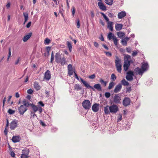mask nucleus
Listing matches in <instances>:
<instances>
[{"label": "nucleus", "instance_id": "nucleus-58", "mask_svg": "<svg viewBox=\"0 0 158 158\" xmlns=\"http://www.w3.org/2000/svg\"><path fill=\"white\" fill-rule=\"evenodd\" d=\"M31 22L30 21V22H29V23L26 25V27L27 28H29L31 26Z\"/></svg>", "mask_w": 158, "mask_h": 158}, {"label": "nucleus", "instance_id": "nucleus-52", "mask_svg": "<svg viewBox=\"0 0 158 158\" xmlns=\"http://www.w3.org/2000/svg\"><path fill=\"white\" fill-rule=\"evenodd\" d=\"M40 123L41 125L43 127H44L46 125L45 124V123L43 122L42 120H40Z\"/></svg>", "mask_w": 158, "mask_h": 158}, {"label": "nucleus", "instance_id": "nucleus-23", "mask_svg": "<svg viewBox=\"0 0 158 158\" xmlns=\"http://www.w3.org/2000/svg\"><path fill=\"white\" fill-rule=\"evenodd\" d=\"M32 35L31 33H29L28 34L24 37L23 38V41L24 42H26L31 37Z\"/></svg>", "mask_w": 158, "mask_h": 158}, {"label": "nucleus", "instance_id": "nucleus-56", "mask_svg": "<svg viewBox=\"0 0 158 158\" xmlns=\"http://www.w3.org/2000/svg\"><path fill=\"white\" fill-rule=\"evenodd\" d=\"M72 15L73 16H74L75 13V9L74 6L72 7Z\"/></svg>", "mask_w": 158, "mask_h": 158}, {"label": "nucleus", "instance_id": "nucleus-21", "mask_svg": "<svg viewBox=\"0 0 158 158\" xmlns=\"http://www.w3.org/2000/svg\"><path fill=\"white\" fill-rule=\"evenodd\" d=\"M113 22H109L107 23V28L111 31H113Z\"/></svg>", "mask_w": 158, "mask_h": 158}, {"label": "nucleus", "instance_id": "nucleus-16", "mask_svg": "<svg viewBox=\"0 0 158 158\" xmlns=\"http://www.w3.org/2000/svg\"><path fill=\"white\" fill-rule=\"evenodd\" d=\"M20 136L19 135L14 136L12 139V140L14 143H17L20 141Z\"/></svg>", "mask_w": 158, "mask_h": 158}, {"label": "nucleus", "instance_id": "nucleus-46", "mask_svg": "<svg viewBox=\"0 0 158 158\" xmlns=\"http://www.w3.org/2000/svg\"><path fill=\"white\" fill-rule=\"evenodd\" d=\"M21 157V158H28L29 156L26 155L22 154Z\"/></svg>", "mask_w": 158, "mask_h": 158}, {"label": "nucleus", "instance_id": "nucleus-17", "mask_svg": "<svg viewBox=\"0 0 158 158\" xmlns=\"http://www.w3.org/2000/svg\"><path fill=\"white\" fill-rule=\"evenodd\" d=\"M98 106V104L97 103L94 104L92 106L93 111L95 112H97L99 110Z\"/></svg>", "mask_w": 158, "mask_h": 158}, {"label": "nucleus", "instance_id": "nucleus-53", "mask_svg": "<svg viewBox=\"0 0 158 158\" xmlns=\"http://www.w3.org/2000/svg\"><path fill=\"white\" fill-rule=\"evenodd\" d=\"M38 104L42 106H44V104L43 103L42 101H40L38 102Z\"/></svg>", "mask_w": 158, "mask_h": 158}, {"label": "nucleus", "instance_id": "nucleus-5", "mask_svg": "<svg viewBox=\"0 0 158 158\" xmlns=\"http://www.w3.org/2000/svg\"><path fill=\"white\" fill-rule=\"evenodd\" d=\"M149 66L147 63L143 62L142 64L141 68H139V75L142 76L143 73L148 69Z\"/></svg>", "mask_w": 158, "mask_h": 158}, {"label": "nucleus", "instance_id": "nucleus-18", "mask_svg": "<svg viewBox=\"0 0 158 158\" xmlns=\"http://www.w3.org/2000/svg\"><path fill=\"white\" fill-rule=\"evenodd\" d=\"M126 15V13L125 11H121L118 14V17L119 19H121L124 17Z\"/></svg>", "mask_w": 158, "mask_h": 158}, {"label": "nucleus", "instance_id": "nucleus-44", "mask_svg": "<svg viewBox=\"0 0 158 158\" xmlns=\"http://www.w3.org/2000/svg\"><path fill=\"white\" fill-rule=\"evenodd\" d=\"M8 112L10 114H12L15 112V111L11 109H9L8 110Z\"/></svg>", "mask_w": 158, "mask_h": 158}, {"label": "nucleus", "instance_id": "nucleus-54", "mask_svg": "<svg viewBox=\"0 0 158 158\" xmlns=\"http://www.w3.org/2000/svg\"><path fill=\"white\" fill-rule=\"evenodd\" d=\"M106 55L108 56H112L111 53L109 52H105Z\"/></svg>", "mask_w": 158, "mask_h": 158}, {"label": "nucleus", "instance_id": "nucleus-51", "mask_svg": "<svg viewBox=\"0 0 158 158\" xmlns=\"http://www.w3.org/2000/svg\"><path fill=\"white\" fill-rule=\"evenodd\" d=\"M131 91V87H127L126 89V92L129 93Z\"/></svg>", "mask_w": 158, "mask_h": 158}, {"label": "nucleus", "instance_id": "nucleus-1", "mask_svg": "<svg viewBox=\"0 0 158 158\" xmlns=\"http://www.w3.org/2000/svg\"><path fill=\"white\" fill-rule=\"evenodd\" d=\"M117 129L118 130L122 129L127 130L130 128L131 125L128 119H118L117 121Z\"/></svg>", "mask_w": 158, "mask_h": 158}, {"label": "nucleus", "instance_id": "nucleus-48", "mask_svg": "<svg viewBox=\"0 0 158 158\" xmlns=\"http://www.w3.org/2000/svg\"><path fill=\"white\" fill-rule=\"evenodd\" d=\"M20 60V57H19L18 58L17 60L15 61V65H17L19 63V62Z\"/></svg>", "mask_w": 158, "mask_h": 158}, {"label": "nucleus", "instance_id": "nucleus-19", "mask_svg": "<svg viewBox=\"0 0 158 158\" xmlns=\"http://www.w3.org/2000/svg\"><path fill=\"white\" fill-rule=\"evenodd\" d=\"M98 4L100 8L104 11L106 9V7L104 5L102 2H99L98 3Z\"/></svg>", "mask_w": 158, "mask_h": 158}, {"label": "nucleus", "instance_id": "nucleus-64", "mask_svg": "<svg viewBox=\"0 0 158 158\" xmlns=\"http://www.w3.org/2000/svg\"><path fill=\"white\" fill-rule=\"evenodd\" d=\"M126 50L127 52H131V49L130 48H127Z\"/></svg>", "mask_w": 158, "mask_h": 158}, {"label": "nucleus", "instance_id": "nucleus-59", "mask_svg": "<svg viewBox=\"0 0 158 158\" xmlns=\"http://www.w3.org/2000/svg\"><path fill=\"white\" fill-rule=\"evenodd\" d=\"M10 154L11 156L12 157H15V153L13 152V151L11 152H10Z\"/></svg>", "mask_w": 158, "mask_h": 158}, {"label": "nucleus", "instance_id": "nucleus-60", "mask_svg": "<svg viewBox=\"0 0 158 158\" xmlns=\"http://www.w3.org/2000/svg\"><path fill=\"white\" fill-rule=\"evenodd\" d=\"M11 55V48H10L9 49L8 57H10Z\"/></svg>", "mask_w": 158, "mask_h": 158}, {"label": "nucleus", "instance_id": "nucleus-9", "mask_svg": "<svg viewBox=\"0 0 158 158\" xmlns=\"http://www.w3.org/2000/svg\"><path fill=\"white\" fill-rule=\"evenodd\" d=\"M82 106L85 109L88 110L91 106V103L90 101L88 100H85L82 103Z\"/></svg>", "mask_w": 158, "mask_h": 158}, {"label": "nucleus", "instance_id": "nucleus-22", "mask_svg": "<svg viewBox=\"0 0 158 158\" xmlns=\"http://www.w3.org/2000/svg\"><path fill=\"white\" fill-rule=\"evenodd\" d=\"M34 86L36 90L38 91L40 89L41 87L39 83L36 81H35L34 83Z\"/></svg>", "mask_w": 158, "mask_h": 158}, {"label": "nucleus", "instance_id": "nucleus-62", "mask_svg": "<svg viewBox=\"0 0 158 158\" xmlns=\"http://www.w3.org/2000/svg\"><path fill=\"white\" fill-rule=\"evenodd\" d=\"M57 128H56L53 127L51 129L52 131V132H54L56 131H57Z\"/></svg>", "mask_w": 158, "mask_h": 158}, {"label": "nucleus", "instance_id": "nucleus-57", "mask_svg": "<svg viewBox=\"0 0 158 158\" xmlns=\"http://www.w3.org/2000/svg\"><path fill=\"white\" fill-rule=\"evenodd\" d=\"M137 53L138 52L137 51H134L132 54V55L133 56H135L137 55Z\"/></svg>", "mask_w": 158, "mask_h": 158}, {"label": "nucleus", "instance_id": "nucleus-45", "mask_svg": "<svg viewBox=\"0 0 158 158\" xmlns=\"http://www.w3.org/2000/svg\"><path fill=\"white\" fill-rule=\"evenodd\" d=\"M68 73L69 76H71L73 74V70H68Z\"/></svg>", "mask_w": 158, "mask_h": 158}, {"label": "nucleus", "instance_id": "nucleus-39", "mask_svg": "<svg viewBox=\"0 0 158 158\" xmlns=\"http://www.w3.org/2000/svg\"><path fill=\"white\" fill-rule=\"evenodd\" d=\"M51 40L48 38H46L44 40V44L48 45L50 43Z\"/></svg>", "mask_w": 158, "mask_h": 158}, {"label": "nucleus", "instance_id": "nucleus-43", "mask_svg": "<svg viewBox=\"0 0 158 158\" xmlns=\"http://www.w3.org/2000/svg\"><path fill=\"white\" fill-rule=\"evenodd\" d=\"M121 43L123 45L126 46L127 45V41H126L124 39L122 40Z\"/></svg>", "mask_w": 158, "mask_h": 158}, {"label": "nucleus", "instance_id": "nucleus-7", "mask_svg": "<svg viewBox=\"0 0 158 158\" xmlns=\"http://www.w3.org/2000/svg\"><path fill=\"white\" fill-rule=\"evenodd\" d=\"M121 95L120 94H116L114 96L113 102L115 104H120L121 103Z\"/></svg>", "mask_w": 158, "mask_h": 158}, {"label": "nucleus", "instance_id": "nucleus-30", "mask_svg": "<svg viewBox=\"0 0 158 158\" xmlns=\"http://www.w3.org/2000/svg\"><path fill=\"white\" fill-rule=\"evenodd\" d=\"M31 106L34 112H36L38 110V107L35 105L33 104H31Z\"/></svg>", "mask_w": 158, "mask_h": 158}, {"label": "nucleus", "instance_id": "nucleus-29", "mask_svg": "<svg viewBox=\"0 0 158 158\" xmlns=\"http://www.w3.org/2000/svg\"><path fill=\"white\" fill-rule=\"evenodd\" d=\"M121 84L124 86H127L129 85V83L125 79H123L121 81Z\"/></svg>", "mask_w": 158, "mask_h": 158}, {"label": "nucleus", "instance_id": "nucleus-13", "mask_svg": "<svg viewBox=\"0 0 158 158\" xmlns=\"http://www.w3.org/2000/svg\"><path fill=\"white\" fill-rule=\"evenodd\" d=\"M27 110V108L26 107L23 105H21L19 108V111L20 114H23L25 112H26Z\"/></svg>", "mask_w": 158, "mask_h": 158}, {"label": "nucleus", "instance_id": "nucleus-26", "mask_svg": "<svg viewBox=\"0 0 158 158\" xmlns=\"http://www.w3.org/2000/svg\"><path fill=\"white\" fill-rule=\"evenodd\" d=\"M23 106L27 108L29 106H31V104L29 103L28 101L24 99L23 101Z\"/></svg>", "mask_w": 158, "mask_h": 158}, {"label": "nucleus", "instance_id": "nucleus-11", "mask_svg": "<svg viewBox=\"0 0 158 158\" xmlns=\"http://www.w3.org/2000/svg\"><path fill=\"white\" fill-rule=\"evenodd\" d=\"M133 72L132 71H129L127 73V75L126 78L128 81H131L133 79Z\"/></svg>", "mask_w": 158, "mask_h": 158}, {"label": "nucleus", "instance_id": "nucleus-24", "mask_svg": "<svg viewBox=\"0 0 158 158\" xmlns=\"http://www.w3.org/2000/svg\"><path fill=\"white\" fill-rule=\"evenodd\" d=\"M29 153V149L27 148H25L22 150V154L25 155H26L27 156H28Z\"/></svg>", "mask_w": 158, "mask_h": 158}, {"label": "nucleus", "instance_id": "nucleus-37", "mask_svg": "<svg viewBox=\"0 0 158 158\" xmlns=\"http://www.w3.org/2000/svg\"><path fill=\"white\" fill-rule=\"evenodd\" d=\"M100 82L102 84L104 85V86L105 87L107 84V82L104 81L102 78H101L100 80Z\"/></svg>", "mask_w": 158, "mask_h": 158}, {"label": "nucleus", "instance_id": "nucleus-55", "mask_svg": "<svg viewBox=\"0 0 158 158\" xmlns=\"http://www.w3.org/2000/svg\"><path fill=\"white\" fill-rule=\"evenodd\" d=\"M89 77L90 79H93L95 78V75L94 74H93L89 76Z\"/></svg>", "mask_w": 158, "mask_h": 158}, {"label": "nucleus", "instance_id": "nucleus-50", "mask_svg": "<svg viewBox=\"0 0 158 158\" xmlns=\"http://www.w3.org/2000/svg\"><path fill=\"white\" fill-rule=\"evenodd\" d=\"M68 70L73 69L72 66L71 64H69L68 65Z\"/></svg>", "mask_w": 158, "mask_h": 158}, {"label": "nucleus", "instance_id": "nucleus-3", "mask_svg": "<svg viewBox=\"0 0 158 158\" xmlns=\"http://www.w3.org/2000/svg\"><path fill=\"white\" fill-rule=\"evenodd\" d=\"M131 56L128 55H125L124 58V64L123 65L124 70L126 71L128 69L131 63L132 62L131 60Z\"/></svg>", "mask_w": 158, "mask_h": 158}, {"label": "nucleus", "instance_id": "nucleus-34", "mask_svg": "<svg viewBox=\"0 0 158 158\" xmlns=\"http://www.w3.org/2000/svg\"><path fill=\"white\" fill-rule=\"evenodd\" d=\"M117 34L118 36L120 38L123 37L125 35V34L124 32L121 31L118 32Z\"/></svg>", "mask_w": 158, "mask_h": 158}, {"label": "nucleus", "instance_id": "nucleus-42", "mask_svg": "<svg viewBox=\"0 0 158 158\" xmlns=\"http://www.w3.org/2000/svg\"><path fill=\"white\" fill-rule=\"evenodd\" d=\"M105 96L106 98H108L110 96V94L109 92H106L105 94Z\"/></svg>", "mask_w": 158, "mask_h": 158}, {"label": "nucleus", "instance_id": "nucleus-38", "mask_svg": "<svg viewBox=\"0 0 158 158\" xmlns=\"http://www.w3.org/2000/svg\"><path fill=\"white\" fill-rule=\"evenodd\" d=\"M116 76L113 73L111 74V80L112 81H114L116 79Z\"/></svg>", "mask_w": 158, "mask_h": 158}, {"label": "nucleus", "instance_id": "nucleus-25", "mask_svg": "<svg viewBox=\"0 0 158 158\" xmlns=\"http://www.w3.org/2000/svg\"><path fill=\"white\" fill-rule=\"evenodd\" d=\"M82 89L81 87L78 84H75L74 85V90L76 91H79Z\"/></svg>", "mask_w": 158, "mask_h": 158}, {"label": "nucleus", "instance_id": "nucleus-40", "mask_svg": "<svg viewBox=\"0 0 158 158\" xmlns=\"http://www.w3.org/2000/svg\"><path fill=\"white\" fill-rule=\"evenodd\" d=\"M113 40L114 41V44L115 45H117L118 40L117 39L116 36H115V37L113 38Z\"/></svg>", "mask_w": 158, "mask_h": 158}, {"label": "nucleus", "instance_id": "nucleus-33", "mask_svg": "<svg viewBox=\"0 0 158 158\" xmlns=\"http://www.w3.org/2000/svg\"><path fill=\"white\" fill-rule=\"evenodd\" d=\"M115 85L113 81L110 82L109 85L108 87V89H112Z\"/></svg>", "mask_w": 158, "mask_h": 158}, {"label": "nucleus", "instance_id": "nucleus-8", "mask_svg": "<svg viewBox=\"0 0 158 158\" xmlns=\"http://www.w3.org/2000/svg\"><path fill=\"white\" fill-rule=\"evenodd\" d=\"M109 110L110 113L115 114L118 111L119 108L117 105L113 104L109 106Z\"/></svg>", "mask_w": 158, "mask_h": 158}, {"label": "nucleus", "instance_id": "nucleus-15", "mask_svg": "<svg viewBox=\"0 0 158 158\" xmlns=\"http://www.w3.org/2000/svg\"><path fill=\"white\" fill-rule=\"evenodd\" d=\"M17 121L14 120L11 122L10 124V128L11 130H13L17 126Z\"/></svg>", "mask_w": 158, "mask_h": 158}, {"label": "nucleus", "instance_id": "nucleus-6", "mask_svg": "<svg viewBox=\"0 0 158 158\" xmlns=\"http://www.w3.org/2000/svg\"><path fill=\"white\" fill-rule=\"evenodd\" d=\"M115 65L118 72L120 73L121 72L122 68L121 64V60L117 56H116V59L115 60Z\"/></svg>", "mask_w": 158, "mask_h": 158}, {"label": "nucleus", "instance_id": "nucleus-4", "mask_svg": "<svg viewBox=\"0 0 158 158\" xmlns=\"http://www.w3.org/2000/svg\"><path fill=\"white\" fill-rule=\"evenodd\" d=\"M55 61L57 63H60L62 65H64L66 63L65 59L62 57L59 53H56L55 55Z\"/></svg>", "mask_w": 158, "mask_h": 158}, {"label": "nucleus", "instance_id": "nucleus-49", "mask_svg": "<svg viewBox=\"0 0 158 158\" xmlns=\"http://www.w3.org/2000/svg\"><path fill=\"white\" fill-rule=\"evenodd\" d=\"M77 27L79 28L80 26V21L79 19H77Z\"/></svg>", "mask_w": 158, "mask_h": 158}, {"label": "nucleus", "instance_id": "nucleus-41", "mask_svg": "<svg viewBox=\"0 0 158 158\" xmlns=\"http://www.w3.org/2000/svg\"><path fill=\"white\" fill-rule=\"evenodd\" d=\"M54 56L53 53V52H52L51 55V60H50V62L52 63L54 60Z\"/></svg>", "mask_w": 158, "mask_h": 158}, {"label": "nucleus", "instance_id": "nucleus-27", "mask_svg": "<svg viewBox=\"0 0 158 158\" xmlns=\"http://www.w3.org/2000/svg\"><path fill=\"white\" fill-rule=\"evenodd\" d=\"M23 15L24 17V23L25 24V23L27 21L28 17V13L27 12L23 13Z\"/></svg>", "mask_w": 158, "mask_h": 158}, {"label": "nucleus", "instance_id": "nucleus-47", "mask_svg": "<svg viewBox=\"0 0 158 158\" xmlns=\"http://www.w3.org/2000/svg\"><path fill=\"white\" fill-rule=\"evenodd\" d=\"M33 92V90L31 89H30L27 90V92L29 94H32Z\"/></svg>", "mask_w": 158, "mask_h": 158}, {"label": "nucleus", "instance_id": "nucleus-20", "mask_svg": "<svg viewBox=\"0 0 158 158\" xmlns=\"http://www.w3.org/2000/svg\"><path fill=\"white\" fill-rule=\"evenodd\" d=\"M123 27V25L122 24L116 23L115 25V28L116 31H119L121 30Z\"/></svg>", "mask_w": 158, "mask_h": 158}, {"label": "nucleus", "instance_id": "nucleus-63", "mask_svg": "<svg viewBox=\"0 0 158 158\" xmlns=\"http://www.w3.org/2000/svg\"><path fill=\"white\" fill-rule=\"evenodd\" d=\"M94 45L96 47L98 48V47L99 44L97 42H94Z\"/></svg>", "mask_w": 158, "mask_h": 158}, {"label": "nucleus", "instance_id": "nucleus-31", "mask_svg": "<svg viewBox=\"0 0 158 158\" xmlns=\"http://www.w3.org/2000/svg\"><path fill=\"white\" fill-rule=\"evenodd\" d=\"M104 111L105 113L106 114L109 113L110 112L109 110V106H107L106 107H105L104 109Z\"/></svg>", "mask_w": 158, "mask_h": 158}, {"label": "nucleus", "instance_id": "nucleus-2", "mask_svg": "<svg viewBox=\"0 0 158 158\" xmlns=\"http://www.w3.org/2000/svg\"><path fill=\"white\" fill-rule=\"evenodd\" d=\"M81 82L87 88L89 89L90 88L93 91H95V89H97L98 91H102V88L100 85L99 84H95L93 87L91 86L87 82L84 81L82 78H80V79Z\"/></svg>", "mask_w": 158, "mask_h": 158}, {"label": "nucleus", "instance_id": "nucleus-14", "mask_svg": "<svg viewBox=\"0 0 158 158\" xmlns=\"http://www.w3.org/2000/svg\"><path fill=\"white\" fill-rule=\"evenodd\" d=\"M122 87V85L121 84H119L117 85L114 90L115 93H117L120 91Z\"/></svg>", "mask_w": 158, "mask_h": 158}, {"label": "nucleus", "instance_id": "nucleus-28", "mask_svg": "<svg viewBox=\"0 0 158 158\" xmlns=\"http://www.w3.org/2000/svg\"><path fill=\"white\" fill-rule=\"evenodd\" d=\"M115 36L114 34H113L111 32H110L108 35L107 38L109 40H110L112 39H113V38L115 37Z\"/></svg>", "mask_w": 158, "mask_h": 158}, {"label": "nucleus", "instance_id": "nucleus-32", "mask_svg": "<svg viewBox=\"0 0 158 158\" xmlns=\"http://www.w3.org/2000/svg\"><path fill=\"white\" fill-rule=\"evenodd\" d=\"M67 45L68 48L69 49V50L70 52L72 51V48L71 44L70 42L68 41L67 42Z\"/></svg>", "mask_w": 158, "mask_h": 158}, {"label": "nucleus", "instance_id": "nucleus-10", "mask_svg": "<svg viewBox=\"0 0 158 158\" xmlns=\"http://www.w3.org/2000/svg\"><path fill=\"white\" fill-rule=\"evenodd\" d=\"M131 100L129 98L125 97L123 101V104L125 107L129 106L131 103Z\"/></svg>", "mask_w": 158, "mask_h": 158}, {"label": "nucleus", "instance_id": "nucleus-36", "mask_svg": "<svg viewBox=\"0 0 158 158\" xmlns=\"http://www.w3.org/2000/svg\"><path fill=\"white\" fill-rule=\"evenodd\" d=\"M100 13L102 15L103 18L105 19V20L107 22H110L109 21V19L104 13L101 12Z\"/></svg>", "mask_w": 158, "mask_h": 158}, {"label": "nucleus", "instance_id": "nucleus-12", "mask_svg": "<svg viewBox=\"0 0 158 158\" xmlns=\"http://www.w3.org/2000/svg\"><path fill=\"white\" fill-rule=\"evenodd\" d=\"M51 78V74L49 70H47L45 73L44 80H46L47 81L49 80Z\"/></svg>", "mask_w": 158, "mask_h": 158}, {"label": "nucleus", "instance_id": "nucleus-61", "mask_svg": "<svg viewBox=\"0 0 158 158\" xmlns=\"http://www.w3.org/2000/svg\"><path fill=\"white\" fill-rule=\"evenodd\" d=\"M7 133H8V129H7V128H6L4 131V134L6 135L7 134Z\"/></svg>", "mask_w": 158, "mask_h": 158}, {"label": "nucleus", "instance_id": "nucleus-35", "mask_svg": "<svg viewBox=\"0 0 158 158\" xmlns=\"http://www.w3.org/2000/svg\"><path fill=\"white\" fill-rule=\"evenodd\" d=\"M105 3L109 5H111L113 2V0H105Z\"/></svg>", "mask_w": 158, "mask_h": 158}]
</instances>
